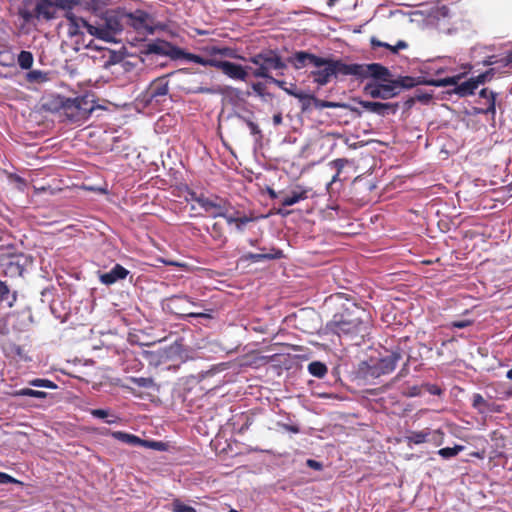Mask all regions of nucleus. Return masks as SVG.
Returning <instances> with one entry per match:
<instances>
[{"instance_id":"nucleus-38","label":"nucleus","mask_w":512,"mask_h":512,"mask_svg":"<svg viewBox=\"0 0 512 512\" xmlns=\"http://www.w3.org/2000/svg\"><path fill=\"white\" fill-rule=\"evenodd\" d=\"M15 64V56L9 50L0 51V65L4 67H11Z\"/></svg>"},{"instance_id":"nucleus-20","label":"nucleus","mask_w":512,"mask_h":512,"mask_svg":"<svg viewBox=\"0 0 512 512\" xmlns=\"http://www.w3.org/2000/svg\"><path fill=\"white\" fill-rule=\"evenodd\" d=\"M129 271L120 264H116L109 272L102 273L99 280L104 285H112L118 280L125 279Z\"/></svg>"},{"instance_id":"nucleus-48","label":"nucleus","mask_w":512,"mask_h":512,"mask_svg":"<svg viewBox=\"0 0 512 512\" xmlns=\"http://www.w3.org/2000/svg\"><path fill=\"white\" fill-rule=\"evenodd\" d=\"M431 395H441L442 389L436 384H425L423 386Z\"/></svg>"},{"instance_id":"nucleus-51","label":"nucleus","mask_w":512,"mask_h":512,"mask_svg":"<svg viewBox=\"0 0 512 512\" xmlns=\"http://www.w3.org/2000/svg\"><path fill=\"white\" fill-rule=\"evenodd\" d=\"M90 413L93 417L101 418V419L109 416V411L105 410V409H92Z\"/></svg>"},{"instance_id":"nucleus-42","label":"nucleus","mask_w":512,"mask_h":512,"mask_svg":"<svg viewBox=\"0 0 512 512\" xmlns=\"http://www.w3.org/2000/svg\"><path fill=\"white\" fill-rule=\"evenodd\" d=\"M344 104H340L338 102H331L327 100H321L316 98L315 99V107L317 109H323V108H338V107H344Z\"/></svg>"},{"instance_id":"nucleus-58","label":"nucleus","mask_w":512,"mask_h":512,"mask_svg":"<svg viewBox=\"0 0 512 512\" xmlns=\"http://www.w3.org/2000/svg\"><path fill=\"white\" fill-rule=\"evenodd\" d=\"M421 394V388L419 386H412L409 389L408 395L411 397L419 396Z\"/></svg>"},{"instance_id":"nucleus-18","label":"nucleus","mask_w":512,"mask_h":512,"mask_svg":"<svg viewBox=\"0 0 512 512\" xmlns=\"http://www.w3.org/2000/svg\"><path fill=\"white\" fill-rule=\"evenodd\" d=\"M402 357V349L400 347H396L390 352L389 355L381 358L378 361L376 369L380 374H389L395 370L398 362L402 359Z\"/></svg>"},{"instance_id":"nucleus-34","label":"nucleus","mask_w":512,"mask_h":512,"mask_svg":"<svg viewBox=\"0 0 512 512\" xmlns=\"http://www.w3.org/2000/svg\"><path fill=\"white\" fill-rule=\"evenodd\" d=\"M18 64L20 68L24 70H28L32 67L34 58L33 54L29 51H21L17 57Z\"/></svg>"},{"instance_id":"nucleus-56","label":"nucleus","mask_w":512,"mask_h":512,"mask_svg":"<svg viewBox=\"0 0 512 512\" xmlns=\"http://www.w3.org/2000/svg\"><path fill=\"white\" fill-rule=\"evenodd\" d=\"M283 428L288 431V432H291V433H299L300 429L297 425H290V424H283Z\"/></svg>"},{"instance_id":"nucleus-41","label":"nucleus","mask_w":512,"mask_h":512,"mask_svg":"<svg viewBox=\"0 0 512 512\" xmlns=\"http://www.w3.org/2000/svg\"><path fill=\"white\" fill-rule=\"evenodd\" d=\"M27 80L29 82H44L47 80V75L40 70H32L27 73Z\"/></svg>"},{"instance_id":"nucleus-50","label":"nucleus","mask_w":512,"mask_h":512,"mask_svg":"<svg viewBox=\"0 0 512 512\" xmlns=\"http://www.w3.org/2000/svg\"><path fill=\"white\" fill-rule=\"evenodd\" d=\"M472 321L471 320H458V321H453L451 323V326L453 328H458V329H462V328H466L470 325H472Z\"/></svg>"},{"instance_id":"nucleus-9","label":"nucleus","mask_w":512,"mask_h":512,"mask_svg":"<svg viewBox=\"0 0 512 512\" xmlns=\"http://www.w3.org/2000/svg\"><path fill=\"white\" fill-rule=\"evenodd\" d=\"M205 52L209 57H203L181 49L180 60L183 59L205 67H213L217 69L219 60L215 58L216 55L230 58L235 57V50L227 46H209L205 48Z\"/></svg>"},{"instance_id":"nucleus-23","label":"nucleus","mask_w":512,"mask_h":512,"mask_svg":"<svg viewBox=\"0 0 512 512\" xmlns=\"http://www.w3.org/2000/svg\"><path fill=\"white\" fill-rule=\"evenodd\" d=\"M454 77L456 78V82H458L460 76ZM452 85L453 84H451L450 86ZM454 85H456L454 92L460 97H466L474 94V91L479 86L473 77L468 79L467 81L462 82L461 84L455 83Z\"/></svg>"},{"instance_id":"nucleus-2","label":"nucleus","mask_w":512,"mask_h":512,"mask_svg":"<svg viewBox=\"0 0 512 512\" xmlns=\"http://www.w3.org/2000/svg\"><path fill=\"white\" fill-rule=\"evenodd\" d=\"M381 82L382 83H367L364 86V93L372 98L387 100L397 96L404 89H411L420 84L447 87L448 85L455 84L456 78L446 77L442 79L421 80V77L399 76L396 79Z\"/></svg>"},{"instance_id":"nucleus-4","label":"nucleus","mask_w":512,"mask_h":512,"mask_svg":"<svg viewBox=\"0 0 512 512\" xmlns=\"http://www.w3.org/2000/svg\"><path fill=\"white\" fill-rule=\"evenodd\" d=\"M54 105L61 115L73 123L87 120L94 108L86 97L66 98L58 96Z\"/></svg>"},{"instance_id":"nucleus-14","label":"nucleus","mask_w":512,"mask_h":512,"mask_svg":"<svg viewBox=\"0 0 512 512\" xmlns=\"http://www.w3.org/2000/svg\"><path fill=\"white\" fill-rule=\"evenodd\" d=\"M174 72L160 76L153 80L146 90L145 97L148 103L153 101L159 102L169 93V80L168 78L173 75Z\"/></svg>"},{"instance_id":"nucleus-57","label":"nucleus","mask_w":512,"mask_h":512,"mask_svg":"<svg viewBox=\"0 0 512 512\" xmlns=\"http://www.w3.org/2000/svg\"><path fill=\"white\" fill-rule=\"evenodd\" d=\"M189 196L191 201H194L199 205V199L204 198L205 195L203 193L197 194L196 192L191 191L189 192Z\"/></svg>"},{"instance_id":"nucleus-60","label":"nucleus","mask_w":512,"mask_h":512,"mask_svg":"<svg viewBox=\"0 0 512 512\" xmlns=\"http://www.w3.org/2000/svg\"><path fill=\"white\" fill-rule=\"evenodd\" d=\"M359 104L364 110L371 112L373 101H360Z\"/></svg>"},{"instance_id":"nucleus-15","label":"nucleus","mask_w":512,"mask_h":512,"mask_svg":"<svg viewBox=\"0 0 512 512\" xmlns=\"http://www.w3.org/2000/svg\"><path fill=\"white\" fill-rule=\"evenodd\" d=\"M199 206L204 212L213 218L225 217L228 212L227 201L219 196H212L199 199Z\"/></svg>"},{"instance_id":"nucleus-63","label":"nucleus","mask_w":512,"mask_h":512,"mask_svg":"<svg viewBox=\"0 0 512 512\" xmlns=\"http://www.w3.org/2000/svg\"><path fill=\"white\" fill-rule=\"evenodd\" d=\"M273 123L274 125H280L282 123V114L277 113L273 116Z\"/></svg>"},{"instance_id":"nucleus-12","label":"nucleus","mask_w":512,"mask_h":512,"mask_svg":"<svg viewBox=\"0 0 512 512\" xmlns=\"http://www.w3.org/2000/svg\"><path fill=\"white\" fill-rule=\"evenodd\" d=\"M351 75L360 78L372 77L379 81H389L392 78L390 70L379 63L351 64Z\"/></svg>"},{"instance_id":"nucleus-40","label":"nucleus","mask_w":512,"mask_h":512,"mask_svg":"<svg viewBox=\"0 0 512 512\" xmlns=\"http://www.w3.org/2000/svg\"><path fill=\"white\" fill-rule=\"evenodd\" d=\"M19 16L26 22L30 23L34 19L41 20L40 16L36 13V8L34 7L33 10L29 9H20L19 10Z\"/></svg>"},{"instance_id":"nucleus-45","label":"nucleus","mask_w":512,"mask_h":512,"mask_svg":"<svg viewBox=\"0 0 512 512\" xmlns=\"http://www.w3.org/2000/svg\"><path fill=\"white\" fill-rule=\"evenodd\" d=\"M347 163H348L347 159H345V158H338V159H335V160L331 161L329 163V165L334 167L336 169V172H338V174H340Z\"/></svg>"},{"instance_id":"nucleus-30","label":"nucleus","mask_w":512,"mask_h":512,"mask_svg":"<svg viewBox=\"0 0 512 512\" xmlns=\"http://www.w3.org/2000/svg\"><path fill=\"white\" fill-rule=\"evenodd\" d=\"M129 383L136 385L139 388L143 389H155L159 390V386L156 384L155 380L152 377H133L130 376L126 379Z\"/></svg>"},{"instance_id":"nucleus-39","label":"nucleus","mask_w":512,"mask_h":512,"mask_svg":"<svg viewBox=\"0 0 512 512\" xmlns=\"http://www.w3.org/2000/svg\"><path fill=\"white\" fill-rule=\"evenodd\" d=\"M28 383H29V385L34 386V387H41V388H48V389H56L57 388L56 383H54L53 381H51L49 379H45V378H36V379L30 380Z\"/></svg>"},{"instance_id":"nucleus-6","label":"nucleus","mask_w":512,"mask_h":512,"mask_svg":"<svg viewBox=\"0 0 512 512\" xmlns=\"http://www.w3.org/2000/svg\"><path fill=\"white\" fill-rule=\"evenodd\" d=\"M321 64L314 65L317 70L311 71L313 81L319 85L324 86L328 84L333 76L351 75V64H346L341 60H334L331 58L319 57Z\"/></svg>"},{"instance_id":"nucleus-43","label":"nucleus","mask_w":512,"mask_h":512,"mask_svg":"<svg viewBox=\"0 0 512 512\" xmlns=\"http://www.w3.org/2000/svg\"><path fill=\"white\" fill-rule=\"evenodd\" d=\"M172 506H173V508H172L173 512H196L195 508L182 503L178 499L173 501Z\"/></svg>"},{"instance_id":"nucleus-7","label":"nucleus","mask_w":512,"mask_h":512,"mask_svg":"<svg viewBox=\"0 0 512 512\" xmlns=\"http://www.w3.org/2000/svg\"><path fill=\"white\" fill-rule=\"evenodd\" d=\"M180 47L164 39H154L142 45L140 53L143 61H152L154 57H167L170 60H180Z\"/></svg>"},{"instance_id":"nucleus-24","label":"nucleus","mask_w":512,"mask_h":512,"mask_svg":"<svg viewBox=\"0 0 512 512\" xmlns=\"http://www.w3.org/2000/svg\"><path fill=\"white\" fill-rule=\"evenodd\" d=\"M4 352L6 356L20 361H29L30 357L27 355L25 349L13 342H8L4 345Z\"/></svg>"},{"instance_id":"nucleus-55","label":"nucleus","mask_w":512,"mask_h":512,"mask_svg":"<svg viewBox=\"0 0 512 512\" xmlns=\"http://www.w3.org/2000/svg\"><path fill=\"white\" fill-rule=\"evenodd\" d=\"M253 220V218L251 217H247V216H242V217H237V228L238 229H242V226L246 225L247 223L251 222Z\"/></svg>"},{"instance_id":"nucleus-28","label":"nucleus","mask_w":512,"mask_h":512,"mask_svg":"<svg viewBox=\"0 0 512 512\" xmlns=\"http://www.w3.org/2000/svg\"><path fill=\"white\" fill-rule=\"evenodd\" d=\"M398 108V103L373 102L371 113L384 117L389 114H395Z\"/></svg>"},{"instance_id":"nucleus-26","label":"nucleus","mask_w":512,"mask_h":512,"mask_svg":"<svg viewBox=\"0 0 512 512\" xmlns=\"http://www.w3.org/2000/svg\"><path fill=\"white\" fill-rule=\"evenodd\" d=\"M112 437L132 446H142L148 444L147 440H143L136 435L129 434L123 431L112 432Z\"/></svg>"},{"instance_id":"nucleus-49","label":"nucleus","mask_w":512,"mask_h":512,"mask_svg":"<svg viewBox=\"0 0 512 512\" xmlns=\"http://www.w3.org/2000/svg\"><path fill=\"white\" fill-rule=\"evenodd\" d=\"M500 67H512V52L507 53L504 57L499 58Z\"/></svg>"},{"instance_id":"nucleus-59","label":"nucleus","mask_w":512,"mask_h":512,"mask_svg":"<svg viewBox=\"0 0 512 512\" xmlns=\"http://www.w3.org/2000/svg\"><path fill=\"white\" fill-rule=\"evenodd\" d=\"M307 465L313 469L319 470L322 468V464L316 460L309 459L307 460Z\"/></svg>"},{"instance_id":"nucleus-5","label":"nucleus","mask_w":512,"mask_h":512,"mask_svg":"<svg viewBox=\"0 0 512 512\" xmlns=\"http://www.w3.org/2000/svg\"><path fill=\"white\" fill-rule=\"evenodd\" d=\"M166 310L176 315L177 317L181 319H186L188 317L193 318H204V319H211L212 315L210 312H212L211 309H209V312H192L189 310V306L193 307H202V304L200 302L194 301L191 297L185 294H178V295H172L170 297H167L164 300Z\"/></svg>"},{"instance_id":"nucleus-8","label":"nucleus","mask_w":512,"mask_h":512,"mask_svg":"<svg viewBox=\"0 0 512 512\" xmlns=\"http://www.w3.org/2000/svg\"><path fill=\"white\" fill-rule=\"evenodd\" d=\"M95 37L105 41H115L116 37L125 31V24L121 7L107 14L104 23L95 26Z\"/></svg>"},{"instance_id":"nucleus-11","label":"nucleus","mask_w":512,"mask_h":512,"mask_svg":"<svg viewBox=\"0 0 512 512\" xmlns=\"http://www.w3.org/2000/svg\"><path fill=\"white\" fill-rule=\"evenodd\" d=\"M78 0H37L36 13L41 20L50 21L57 17V9H74Z\"/></svg>"},{"instance_id":"nucleus-64","label":"nucleus","mask_w":512,"mask_h":512,"mask_svg":"<svg viewBox=\"0 0 512 512\" xmlns=\"http://www.w3.org/2000/svg\"><path fill=\"white\" fill-rule=\"evenodd\" d=\"M145 447H152L159 449L162 446L161 442L148 441V444L144 445Z\"/></svg>"},{"instance_id":"nucleus-22","label":"nucleus","mask_w":512,"mask_h":512,"mask_svg":"<svg viewBox=\"0 0 512 512\" xmlns=\"http://www.w3.org/2000/svg\"><path fill=\"white\" fill-rule=\"evenodd\" d=\"M479 97L481 100H483V104L486 106L485 108L481 109L480 112L483 114L494 115L496 112V94L493 91L488 90L487 88H483L479 93Z\"/></svg>"},{"instance_id":"nucleus-31","label":"nucleus","mask_w":512,"mask_h":512,"mask_svg":"<svg viewBox=\"0 0 512 512\" xmlns=\"http://www.w3.org/2000/svg\"><path fill=\"white\" fill-rule=\"evenodd\" d=\"M430 436L429 429L423 430V431H412L407 437L408 444H422L427 441L428 437Z\"/></svg>"},{"instance_id":"nucleus-46","label":"nucleus","mask_w":512,"mask_h":512,"mask_svg":"<svg viewBox=\"0 0 512 512\" xmlns=\"http://www.w3.org/2000/svg\"><path fill=\"white\" fill-rule=\"evenodd\" d=\"M8 483H20L17 479L13 478L7 473L0 472V484H8Z\"/></svg>"},{"instance_id":"nucleus-53","label":"nucleus","mask_w":512,"mask_h":512,"mask_svg":"<svg viewBox=\"0 0 512 512\" xmlns=\"http://www.w3.org/2000/svg\"><path fill=\"white\" fill-rule=\"evenodd\" d=\"M121 387L128 391L129 393H131L132 395H134L135 397H138V398H143V395L142 393L138 392L134 387H132L129 383H123L121 385Z\"/></svg>"},{"instance_id":"nucleus-52","label":"nucleus","mask_w":512,"mask_h":512,"mask_svg":"<svg viewBox=\"0 0 512 512\" xmlns=\"http://www.w3.org/2000/svg\"><path fill=\"white\" fill-rule=\"evenodd\" d=\"M246 124L249 127L251 134L259 135L261 137V130L256 123L251 120H246Z\"/></svg>"},{"instance_id":"nucleus-36","label":"nucleus","mask_w":512,"mask_h":512,"mask_svg":"<svg viewBox=\"0 0 512 512\" xmlns=\"http://www.w3.org/2000/svg\"><path fill=\"white\" fill-rule=\"evenodd\" d=\"M103 2L101 0H78L76 6H82L88 11L97 12L102 8Z\"/></svg>"},{"instance_id":"nucleus-25","label":"nucleus","mask_w":512,"mask_h":512,"mask_svg":"<svg viewBox=\"0 0 512 512\" xmlns=\"http://www.w3.org/2000/svg\"><path fill=\"white\" fill-rule=\"evenodd\" d=\"M288 95L297 98L301 102V110L303 112L309 110L312 104L315 105L316 97L314 95L298 91L297 86H294V90H289Z\"/></svg>"},{"instance_id":"nucleus-54","label":"nucleus","mask_w":512,"mask_h":512,"mask_svg":"<svg viewBox=\"0 0 512 512\" xmlns=\"http://www.w3.org/2000/svg\"><path fill=\"white\" fill-rule=\"evenodd\" d=\"M34 390L30 388H22L13 393V396H28L33 397Z\"/></svg>"},{"instance_id":"nucleus-1","label":"nucleus","mask_w":512,"mask_h":512,"mask_svg":"<svg viewBox=\"0 0 512 512\" xmlns=\"http://www.w3.org/2000/svg\"><path fill=\"white\" fill-rule=\"evenodd\" d=\"M326 304L333 306L336 311L325 325L326 334L338 337H363L369 328V314L356 301L352 294L337 292L328 296Z\"/></svg>"},{"instance_id":"nucleus-61","label":"nucleus","mask_w":512,"mask_h":512,"mask_svg":"<svg viewBox=\"0 0 512 512\" xmlns=\"http://www.w3.org/2000/svg\"><path fill=\"white\" fill-rule=\"evenodd\" d=\"M494 64H499V59H497L496 56H490L485 61V65L490 66V65H494Z\"/></svg>"},{"instance_id":"nucleus-44","label":"nucleus","mask_w":512,"mask_h":512,"mask_svg":"<svg viewBox=\"0 0 512 512\" xmlns=\"http://www.w3.org/2000/svg\"><path fill=\"white\" fill-rule=\"evenodd\" d=\"M495 74V69L491 68L484 73L479 74L476 77H473L478 85L484 84L486 81H489L493 78Z\"/></svg>"},{"instance_id":"nucleus-33","label":"nucleus","mask_w":512,"mask_h":512,"mask_svg":"<svg viewBox=\"0 0 512 512\" xmlns=\"http://www.w3.org/2000/svg\"><path fill=\"white\" fill-rule=\"evenodd\" d=\"M308 371L315 377L323 378L327 374V367L322 362L314 361L308 365Z\"/></svg>"},{"instance_id":"nucleus-17","label":"nucleus","mask_w":512,"mask_h":512,"mask_svg":"<svg viewBox=\"0 0 512 512\" xmlns=\"http://www.w3.org/2000/svg\"><path fill=\"white\" fill-rule=\"evenodd\" d=\"M217 69L233 80L245 82L249 76L250 66L219 60Z\"/></svg>"},{"instance_id":"nucleus-47","label":"nucleus","mask_w":512,"mask_h":512,"mask_svg":"<svg viewBox=\"0 0 512 512\" xmlns=\"http://www.w3.org/2000/svg\"><path fill=\"white\" fill-rule=\"evenodd\" d=\"M7 270L10 271L11 273H17V274L21 275L23 268L20 264L10 261L7 264Z\"/></svg>"},{"instance_id":"nucleus-3","label":"nucleus","mask_w":512,"mask_h":512,"mask_svg":"<svg viewBox=\"0 0 512 512\" xmlns=\"http://www.w3.org/2000/svg\"><path fill=\"white\" fill-rule=\"evenodd\" d=\"M247 61L254 65V68L250 67L251 75L254 78L265 79L277 87H282L285 84V81L273 76L274 72L276 75H284V71L288 68L278 49L264 48L250 56Z\"/></svg>"},{"instance_id":"nucleus-13","label":"nucleus","mask_w":512,"mask_h":512,"mask_svg":"<svg viewBox=\"0 0 512 512\" xmlns=\"http://www.w3.org/2000/svg\"><path fill=\"white\" fill-rule=\"evenodd\" d=\"M72 10L73 9H66L65 15H64L68 21V24H67L68 35L70 37L83 35L84 30H85L88 34L95 36L94 31H93L95 29V25L90 24L88 21H86L82 17L76 16Z\"/></svg>"},{"instance_id":"nucleus-16","label":"nucleus","mask_w":512,"mask_h":512,"mask_svg":"<svg viewBox=\"0 0 512 512\" xmlns=\"http://www.w3.org/2000/svg\"><path fill=\"white\" fill-rule=\"evenodd\" d=\"M260 253H246L239 258L240 263H258L266 260H276L284 257L283 251L278 248H260Z\"/></svg>"},{"instance_id":"nucleus-21","label":"nucleus","mask_w":512,"mask_h":512,"mask_svg":"<svg viewBox=\"0 0 512 512\" xmlns=\"http://www.w3.org/2000/svg\"><path fill=\"white\" fill-rule=\"evenodd\" d=\"M310 191L311 189L297 186L296 189L292 190L289 195L282 197L280 203L284 207L292 206L302 200H306Z\"/></svg>"},{"instance_id":"nucleus-62","label":"nucleus","mask_w":512,"mask_h":512,"mask_svg":"<svg viewBox=\"0 0 512 512\" xmlns=\"http://www.w3.org/2000/svg\"><path fill=\"white\" fill-rule=\"evenodd\" d=\"M47 396H48V393H46V392L39 391V390H34L33 397H35V398L44 399Z\"/></svg>"},{"instance_id":"nucleus-37","label":"nucleus","mask_w":512,"mask_h":512,"mask_svg":"<svg viewBox=\"0 0 512 512\" xmlns=\"http://www.w3.org/2000/svg\"><path fill=\"white\" fill-rule=\"evenodd\" d=\"M472 406L480 413H483L488 407V402L483 398L481 394L475 393L472 396Z\"/></svg>"},{"instance_id":"nucleus-27","label":"nucleus","mask_w":512,"mask_h":512,"mask_svg":"<svg viewBox=\"0 0 512 512\" xmlns=\"http://www.w3.org/2000/svg\"><path fill=\"white\" fill-rule=\"evenodd\" d=\"M207 231L214 240L217 248H222L226 244L227 237L225 236L223 225L215 222L210 229H207Z\"/></svg>"},{"instance_id":"nucleus-29","label":"nucleus","mask_w":512,"mask_h":512,"mask_svg":"<svg viewBox=\"0 0 512 512\" xmlns=\"http://www.w3.org/2000/svg\"><path fill=\"white\" fill-rule=\"evenodd\" d=\"M370 43L373 49L377 47H383L388 50H390L393 54H397L400 50L406 49L408 47V44L404 40H399L395 45H390L386 42H382L376 37H371Z\"/></svg>"},{"instance_id":"nucleus-32","label":"nucleus","mask_w":512,"mask_h":512,"mask_svg":"<svg viewBox=\"0 0 512 512\" xmlns=\"http://www.w3.org/2000/svg\"><path fill=\"white\" fill-rule=\"evenodd\" d=\"M0 301L6 302L9 307H12L16 301V293L11 294L10 288L6 282L0 280Z\"/></svg>"},{"instance_id":"nucleus-10","label":"nucleus","mask_w":512,"mask_h":512,"mask_svg":"<svg viewBox=\"0 0 512 512\" xmlns=\"http://www.w3.org/2000/svg\"><path fill=\"white\" fill-rule=\"evenodd\" d=\"M121 10L124 19L125 30L131 29L138 33L153 34L154 19L151 14L141 9L128 10L124 7H121Z\"/></svg>"},{"instance_id":"nucleus-35","label":"nucleus","mask_w":512,"mask_h":512,"mask_svg":"<svg viewBox=\"0 0 512 512\" xmlns=\"http://www.w3.org/2000/svg\"><path fill=\"white\" fill-rule=\"evenodd\" d=\"M463 450H464V446L455 445L454 447L441 448L438 451V454L444 459H449V458L455 457Z\"/></svg>"},{"instance_id":"nucleus-19","label":"nucleus","mask_w":512,"mask_h":512,"mask_svg":"<svg viewBox=\"0 0 512 512\" xmlns=\"http://www.w3.org/2000/svg\"><path fill=\"white\" fill-rule=\"evenodd\" d=\"M286 63L291 64L295 69L299 70L307 66L308 64L311 65H318L321 64V61L319 60V56L309 53L307 51H296L293 55L287 58L285 60Z\"/></svg>"}]
</instances>
